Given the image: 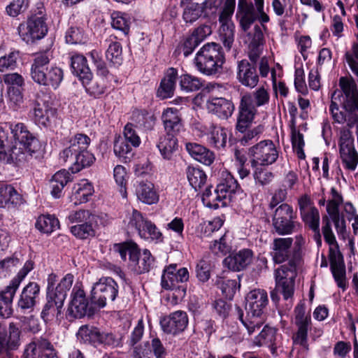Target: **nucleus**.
<instances>
[{
  "mask_svg": "<svg viewBox=\"0 0 358 358\" xmlns=\"http://www.w3.org/2000/svg\"><path fill=\"white\" fill-rule=\"evenodd\" d=\"M14 144L9 148L0 144V160L17 166L24 165L32 159L39 148V141L23 123H17L12 128Z\"/></svg>",
  "mask_w": 358,
  "mask_h": 358,
  "instance_id": "f257e3e1",
  "label": "nucleus"
},
{
  "mask_svg": "<svg viewBox=\"0 0 358 358\" xmlns=\"http://www.w3.org/2000/svg\"><path fill=\"white\" fill-rule=\"evenodd\" d=\"M74 276L67 273L59 281L58 276L51 273L47 278L46 301L42 308L41 317L45 322L58 318L66 299L68 292L72 287Z\"/></svg>",
  "mask_w": 358,
  "mask_h": 358,
  "instance_id": "f03ea898",
  "label": "nucleus"
},
{
  "mask_svg": "<svg viewBox=\"0 0 358 358\" xmlns=\"http://www.w3.org/2000/svg\"><path fill=\"white\" fill-rule=\"evenodd\" d=\"M90 138L85 134H76L70 138L68 145L59 153V159L68 164L73 173L90 166L95 161L94 155L88 151Z\"/></svg>",
  "mask_w": 358,
  "mask_h": 358,
  "instance_id": "7ed1b4c3",
  "label": "nucleus"
},
{
  "mask_svg": "<svg viewBox=\"0 0 358 358\" xmlns=\"http://www.w3.org/2000/svg\"><path fill=\"white\" fill-rule=\"evenodd\" d=\"M267 292L261 289L250 291L246 296V317H243V311L236 308L238 318L251 335L256 329H259L263 323L262 315L268 304Z\"/></svg>",
  "mask_w": 358,
  "mask_h": 358,
  "instance_id": "20e7f679",
  "label": "nucleus"
},
{
  "mask_svg": "<svg viewBox=\"0 0 358 358\" xmlns=\"http://www.w3.org/2000/svg\"><path fill=\"white\" fill-rule=\"evenodd\" d=\"M50 53L48 51L36 53L31 65V79L39 85L57 90L64 79V71L56 65L48 67Z\"/></svg>",
  "mask_w": 358,
  "mask_h": 358,
  "instance_id": "39448f33",
  "label": "nucleus"
},
{
  "mask_svg": "<svg viewBox=\"0 0 358 358\" xmlns=\"http://www.w3.org/2000/svg\"><path fill=\"white\" fill-rule=\"evenodd\" d=\"M48 17L44 4L38 2L31 10L25 23H21L17 27L20 38L27 44L34 43L43 38L48 34Z\"/></svg>",
  "mask_w": 358,
  "mask_h": 358,
  "instance_id": "423d86ee",
  "label": "nucleus"
},
{
  "mask_svg": "<svg viewBox=\"0 0 358 358\" xmlns=\"http://www.w3.org/2000/svg\"><path fill=\"white\" fill-rule=\"evenodd\" d=\"M299 264L300 257L296 253L287 264L281 265L275 270V290L271 292L272 301H278V292L281 293L285 300L292 297L294 292L295 278L297 275V268Z\"/></svg>",
  "mask_w": 358,
  "mask_h": 358,
  "instance_id": "0eeeda50",
  "label": "nucleus"
},
{
  "mask_svg": "<svg viewBox=\"0 0 358 358\" xmlns=\"http://www.w3.org/2000/svg\"><path fill=\"white\" fill-rule=\"evenodd\" d=\"M195 64L202 73L211 76L219 73L225 62L224 53L222 46L217 43H207L197 52Z\"/></svg>",
  "mask_w": 358,
  "mask_h": 358,
  "instance_id": "6e6552de",
  "label": "nucleus"
},
{
  "mask_svg": "<svg viewBox=\"0 0 358 358\" xmlns=\"http://www.w3.org/2000/svg\"><path fill=\"white\" fill-rule=\"evenodd\" d=\"M189 277L187 268H178L176 264H171L163 271L161 285L164 289L173 291L175 299L182 300L186 295V282Z\"/></svg>",
  "mask_w": 358,
  "mask_h": 358,
  "instance_id": "1a4fd4ad",
  "label": "nucleus"
},
{
  "mask_svg": "<svg viewBox=\"0 0 358 358\" xmlns=\"http://www.w3.org/2000/svg\"><path fill=\"white\" fill-rule=\"evenodd\" d=\"M115 248L122 260L126 261L127 256H129L130 265L135 267V271L138 273H147L153 266L154 258L151 252L145 249L140 257V250L134 242L127 241L119 243L115 245Z\"/></svg>",
  "mask_w": 358,
  "mask_h": 358,
  "instance_id": "9d476101",
  "label": "nucleus"
},
{
  "mask_svg": "<svg viewBox=\"0 0 358 358\" xmlns=\"http://www.w3.org/2000/svg\"><path fill=\"white\" fill-rule=\"evenodd\" d=\"M272 227L273 231L278 235L286 236L296 232L301 227V224L297 221V214L292 206L283 203L273 212Z\"/></svg>",
  "mask_w": 358,
  "mask_h": 358,
  "instance_id": "9b49d317",
  "label": "nucleus"
},
{
  "mask_svg": "<svg viewBox=\"0 0 358 358\" xmlns=\"http://www.w3.org/2000/svg\"><path fill=\"white\" fill-rule=\"evenodd\" d=\"M127 220L128 230H135L141 238L156 243L163 241V235L160 230L153 222L144 217L140 211L133 209L131 213L127 215Z\"/></svg>",
  "mask_w": 358,
  "mask_h": 358,
  "instance_id": "f8f14e48",
  "label": "nucleus"
},
{
  "mask_svg": "<svg viewBox=\"0 0 358 358\" xmlns=\"http://www.w3.org/2000/svg\"><path fill=\"white\" fill-rule=\"evenodd\" d=\"M294 313V322L297 329L292 336L293 343L301 348V353L307 354L309 351L308 333L311 327L310 314L309 311H306V305L303 302L296 305Z\"/></svg>",
  "mask_w": 358,
  "mask_h": 358,
  "instance_id": "ddd939ff",
  "label": "nucleus"
},
{
  "mask_svg": "<svg viewBox=\"0 0 358 358\" xmlns=\"http://www.w3.org/2000/svg\"><path fill=\"white\" fill-rule=\"evenodd\" d=\"M70 298L66 313V317L69 321L72 322L85 316L91 317L94 314L95 310L90 303L85 291L78 285L73 287Z\"/></svg>",
  "mask_w": 358,
  "mask_h": 358,
  "instance_id": "4468645a",
  "label": "nucleus"
},
{
  "mask_svg": "<svg viewBox=\"0 0 358 358\" xmlns=\"http://www.w3.org/2000/svg\"><path fill=\"white\" fill-rule=\"evenodd\" d=\"M252 167L268 166L278 158L279 151L271 140H264L249 149Z\"/></svg>",
  "mask_w": 358,
  "mask_h": 358,
  "instance_id": "2eb2a0df",
  "label": "nucleus"
},
{
  "mask_svg": "<svg viewBox=\"0 0 358 358\" xmlns=\"http://www.w3.org/2000/svg\"><path fill=\"white\" fill-rule=\"evenodd\" d=\"M118 294L117 283L110 277H104L95 282L91 290L92 303L99 308H104L108 301H113Z\"/></svg>",
  "mask_w": 358,
  "mask_h": 358,
  "instance_id": "dca6fc26",
  "label": "nucleus"
},
{
  "mask_svg": "<svg viewBox=\"0 0 358 358\" xmlns=\"http://www.w3.org/2000/svg\"><path fill=\"white\" fill-rule=\"evenodd\" d=\"M235 4L236 0H226L219 15L220 38L228 50L231 49L234 41L235 26L231 20V16L234 12Z\"/></svg>",
  "mask_w": 358,
  "mask_h": 358,
  "instance_id": "f3484780",
  "label": "nucleus"
},
{
  "mask_svg": "<svg viewBox=\"0 0 358 358\" xmlns=\"http://www.w3.org/2000/svg\"><path fill=\"white\" fill-rule=\"evenodd\" d=\"M257 113V110L253 104L252 94L250 93L243 94L241 98L238 106L236 129L241 133H245L252 124Z\"/></svg>",
  "mask_w": 358,
  "mask_h": 358,
  "instance_id": "a211bd4d",
  "label": "nucleus"
},
{
  "mask_svg": "<svg viewBox=\"0 0 358 358\" xmlns=\"http://www.w3.org/2000/svg\"><path fill=\"white\" fill-rule=\"evenodd\" d=\"M23 358H58L52 343L45 338H34L24 348Z\"/></svg>",
  "mask_w": 358,
  "mask_h": 358,
  "instance_id": "6ab92c4d",
  "label": "nucleus"
},
{
  "mask_svg": "<svg viewBox=\"0 0 358 358\" xmlns=\"http://www.w3.org/2000/svg\"><path fill=\"white\" fill-rule=\"evenodd\" d=\"M189 320L186 312L177 310L160 320V325L164 332L177 335L187 328Z\"/></svg>",
  "mask_w": 358,
  "mask_h": 358,
  "instance_id": "aec40b11",
  "label": "nucleus"
},
{
  "mask_svg": "<svg viewBox=\"0 0 358 358\" xmlns=\"http://www.w3.org/2000/svg\"><path fill=\"white\" fill-rule=\"evenodd\" d=\"M40 294V286L36 282H29L22 289L17 301V308L21 313H30L36 304Z\"/></svg>",
  "mask_w": 358,
  "mask_h": 358,
  "instance_id": "412c9836",
  "label": "nucleus"
},
{
  "mask_svg": "<svg viewBox=\"0 0 358 358\" xmlns=\"http://www.w3.org/2000/svg\"><path fill=\"white\" fill-rule=\"evenodd\" d=\"M237 79L242 85L246 87L252 89L256 87L259 80L257 64H250L247 59L238 62Z\"/></svg>",
  "mask_w": 358,
  "mask_h": 358,
  "instance_id": "4be33fe9",
  "label": "nucleus"
},
{
  "mask_svg": "<svg viewBox=\"0 0 358 358\" xmlns=\"http://www.w3.org/2000/svg\"><path fill=\"white\" fill-rule=\"evenodd\" d=\"M253 252L250 249H242L231 253L223 260V265L232 271H241L245 269L252 262Z\"/></svg>",
  "mask_w": 358,
  "mask_h": 358,
  "instance_id": "5701e85b",
  "label": "nucleus"
},
{
  "mask_svg": "<svg viewBox=\"0 0 358 358\" xmlns=\"http://www.w3.org/2000/svg\"><path fill=\"white\" fill-rule=\"evenodd\" d=\"M206 107L209 113L223 120L231 116L234 110L233 102L224 97H210L206 102Z\"/></svg>",
  "mask_w": 358,
  "mask_h": 358,
  "instance_id": "b1692460",
  "label": "nucleus"
},
{
  "mask_svg": "<svg viewBox=\"0 0 358 358\" xmlns=\"http://www.w3.org/2000/svg\"><path fill=\"white\" fill-rule=\"evenodd\" d=\"M166 134L178 135L183 129L180 111L176 108H167L162 115Z\"/></svg>",
  "mask_w": 358,
  "mask_h": 358,
  "instance_id": "393cba45",
  "label": "nucleus"
},
{
  "mask_svg": "<svg viewBox=\"0 0 358 358\" xmlns=\"http://www.w3.org/2000/svg\"><path fill=\"white\" fill-rule=\"evenodd\" d=\"M185 149L192 158L206 166H210L215 161V153L202 145L188 142Z\"/></svg>",
  "mask_w": 358,
  "mask_h": 358,
  "instance_id": "a878e982",
  "label": "nucleus"
},
{
  "mask_svg": "<svg viewBox=\"0 0 358 358\" xmlns=\"http://www.w3.org/2000/svg\"><path fill=\"white\" fill-rule=\"evenodd\" d=\"M135 194L138 200L148 205H152L159 201V196L156 190L155 185L150 181L138 182Z\"/></svg>",
  "mask_w": 358,
  "mask_h": 358,
  "instance_id": "bb28decb",
  "label": "nucleus"
},
{
  "mask_svg": "<svg viewBox=\"0 0 358 358\" xmlns=\"http://www.w3.org/2000/svg\"><path fill=\"white\" fill-rule=\"evenodd\" d=\"M70 62L72 73L78 76L80 80L87 82L90 78H92L93 74L85 56L78 53H73L70 57Z\"/></svg>",
  "mask_w": 358,
  "mask_h": 358,
  "instance_id": "cd10ccee",
  "label": "nucleus"
},
{
  "mask_svg": "<svg viewBox=\"0 0 358 358\" xmlns=\"http://www.w3.org/2000/svg\"><path fill=\"white\" fill-rule=\"evenodd\" d=\"M32 114L34 120L36 124L47 127L55 116L56 109L48 103L36 102L32 110Z\"/></svg>",
  "mask_w": 358,
  "mask_h": 358,
  "instance_id": "c85d7f7f",
  "label": "nucleus"
},
{
  "mask_svg": "<svg viewBox=\"0 0 358 358\" xmlns=\"http://www.w3.org/2000/svg\"><path fill=\"white\" fill-rule=\"evenodd\" d=\"M278 329L268 325L264 326L261 332L255 338L254 343L257 346H267L273 355H277Z\"/></svg>",
  "mask_w": 358,
  "mask_h": 358,
  "instance_id": "c756f323",
  "label": "nucleus"
},
{
  "mask_svg": "<svg viewBox=\"0 0 358 358\" xmlns=\"http://www.w3.org/2000/svg\"><path fill=\"white\" fill-rule=\"evenodd\" d=\"M292 243V238H276L273 240L271 255L275 263L281 264L288 259Z\"/></svg>",
  "mask_w": 358,
  "mask_h": 358,
  "instance_id": "7c9ffc66",
  "label": "nucleus"
},
{
  "mask_svg": "<svg viewBox=\"0 0 358 358\" xmlns=\"http://www.w3.org/2000/svg\"><path fill=\"white\" fill-rule=\"evenodd\" d=\"M177 78V70L173 68L168 69L157 90V96L162 99L171 97L173 95Z\"/></svg>",
  "mask_w": 358,
  "mask_h": 358,
  "instance_id": "2f4dec72",
  "label": "nucleus"
},
{
  "mask_svg": "<svg viewBox=\"0 0 358 358\" xmlns=\"http://www.w3.org/2000/svg\"><path fill=\"white\" fill-rule=\"evenodd\" d=\"M185 174L189 185L196 191H200L207 182V175L198 166L188 165L185 169Z\"/></svg>",
  "mask_w": 358,
  "mask_h": 358,
  "instance_id": "473e14b6",
  "label": "nucleus"
},
{
  "mask_svg": "<svg viewBox=\"0 0 358 358\" xmlns=\"http://www.w3.org/2000/svg\"><path fill=\"white\" fill-rule=\"evenodd\" d=\"M217 191L220 192L222 196H224L226 201L230 199L231 194L242 192L237 180L229 173H222V178L217 185Z\"/></svg>",
  "mask_w": 358,
  "mask_h": 358,
  "instance_id": "72a5a7b5",
  "label": "nucleus"
},
{
  "mask_svg": "<svg viewBox=\"0 0 358 358\" xmlns=\"http://www.w3.org/2000/svg\"><path fill=\"white\" fill-rule=\"evenodd\" d=\"M22 203V197L10 185L0 187V208L16 206Z\"/></svg>",
  "mask_w": 358,
  "mask_h": 358,
  "instance_id": "f704fd0d",
  "label": "nucleus"
},
{
  "mask_svg": "<svg viewBox=\"0 0 358 358\" xmlns=\"http://www.w3.org/2000/svg\"><path fill=\"white\" fill-rule=\"evenodd\" d=\"M71 180V175L65 169L60 170L53 175L50 180L51 194L55 199L62 196L65 185Z\"/></svg>",
  "mask_w": 358,
  "mask_h": 358,
  "instance_id": "c9c22d12",
  "label": "nucleus"
},
{
  "mask_svg": "<svg viewBox=\"0 0 358 358\" xmlns=\"http://www.w3.org/2000/svg\"><path fill=\"white\" fill-rule=\"evenodd\" d=\"M227 135L228 131L226 128L218 125H212L207 134V141L211 146L217 149H222L227 145Z\"/></svg>",
  "mask_w": 358,
  "mask_h": 358,
  "instance_id": "e433bc0d",
  "label": "nucleus"
},
{
  "mask_svg": "<svg viewBox=\"0 0 358 358\" xmlns=\"http://www.w3.org/2000/svg\"><path fill=\"white\" fill-rule=\"evenodd\" d=\"M213 187L208 186L202 194V201L205 206L210 208L217 209L227 206L224 196L217 191V187L212 190Z\"/></svg>",
  "mask_w": 358,
  "mask_h": 358,
  "instance_id": "4c0bfd02",
  "label": "nucleus"
},
{
  "mask_svg": "<svg viewBox=\"0 0 358 358\" xmlns=\"http://www.w3.org/2000/svg\"><path fill=\"white\" fill-rule=\"evenodd\" d=\"M93 193L92 185L87 180H83L73 187L71 199L76 205L80 204L88 201Z\"/></svg>",
  "mask_w": 358,
  "mask_h": 358,
  "instance_id": "58836bf2",
  "label": "nucleus"
},
{
  "mask_svg": "<svg viewBox=\"0 0 358 358\" xmlns=\"http://www.w3.org/2000/svg\"><path fill=\"white\" fill-rule=\"evenodd\" d=\"M177 135L166 134L160 137L157 148L165 159H171L174 152L178 149Z\"/></svg>",
  "mask_w": 358,
  "mask_h": 358,
  "instance_id": "ea45409f",
  "label": "nucleus"
},
{
  "mask_svg": "<svg viewBox=\"0 0 358 358\" xmlns=\"http://www.w3.org/2000/svg\"><path fill=\"white\" fill-rule=\"evenodd\" d=\"M76 336L80 343L96 346L100 341V330L95 327L83 325L79 328Z\"/></svg>",
  "mask_w": 358,
  "mask_h": 358,
  "instance_id": "a19ab883",
  "label": "nucleus"
},
{
  "mask_svg": "<svg viewBox=\"0 0 358 358\" xmlns=\"http://www.w3.org/2000/svg\"><path fill=\"white\" fill-rule=\"evenodd\" d=\"M35 227L43 233L50 234L57 229H59V222L55 215H42L38 217Z\"/></svg>",
  "mask_w": 358,
  "mask_h": 358,
  "instance_id": "79ce46f5",
  "label": "nucleus"
},
{
  "mask_svg": "<svg viewBox=\"0 0 358 358\" xmlns=\"http://www.w3.org/2000/svg\"><path fill=\"white\" fill-rule=\"evenodd\" d=\"M11 288L7 286L0 292V317H8L12 313L11 303L16 292H12Z\"/></svg>",
  "mask_w": 358,
  "mask_h": 358,
  "instance_id": "37998d69",
  "label": "nucleus"
},
{
  "mask_svg": "<svg viewBox=\"0 0 358 358\" xmlns=\"http://www.w3.org/2000/svg\"><path fill=\"white\" fill-rule=\"evenodd\" d=\"M133 121L140 127L152 129L155 124V117L147 110H135L132 113Z\"/></svg>",
  "mask_w": 358,
  "mask_h": 358,
  "instance_id": "c03bdc74",
  "label": "nucleus"
},
{
  "mask_svg": "<svg viewBox=\"0 0 358 358\" xmlns=\"http://www.w3.org/2000/svg\"><path fill=\"white\" fill-rule=\"evenodd\" d=\"M204 11L201 4L192 3L184 8L182 18L187 24H193L201 17Z\"/></svg>",
  "mask_w": 358,
  "mask_h": 358,
  "instance_id": "a18cd8bd",
  "label": "nucleus"
},
{
  "mask_svg": "<svg viewBox=\"0 0 358 358\" xmlns=\"http://www.w3.org/2000/svg\"><path fill=\"white\" fill-rule=\"evenodd\" d=\"M106 57L108 61L115 66H120L123 60L122 48L120 42L111 41L106 52Z\"/></svg>",
  "mask_w": 358,
  "mask_h": 358,
  "instance_id": "49530a36",
  "label": "nucleus"
},
{
  "mask_svg": "<svg viewBox=\"0 0 358 358\" xmlns=\"http://www.w3.org/2000/svg\"><path fill=\"white\" fill-rule=\"evenodd\" d=\"M180 86L182 90L191 92L199 90L203 87V84L199 78L184 74L180 78Z\"/></svg>",
  "mask_w": 358,
  "mask_h": 358,
  "instance_id": "de8ad7c7",
  "label": "nucleus"
},
{
  "mask_svg": "<svg viewBox=\"0 0 358 358\" xmlns=\"http://www.w3.org/2000/svg\"><path fill=\"white\" fill-rule=\"evenodd\" d=\"M129 143L123 139H118L115 141L113 150L114 153L124 163L130 161L133 157L132 149Z\"/></svg>",
  "mask_w": 358,
  "mask_h": 358,
  "instance_id": "09e8293b",
  "label": "nucleus"
},
{
  "mask_svg": "<svg viewBox=\"0 0 358 358\" xmlns=\"http://www.w3.org/2000/svg\"><path fill=\"white\" fill-rule=\"evenodd\" d=\"M34 262L29 259L27 260L23 267L19 271L17 274L11 280L10 284L8 285L11 288V292H16L20 283L23 281L27 274L34 269Z\"/></svg>",
  "mask_w": 358,
  "mask_h": 358,
  "instance_id": "8fccbe9b",
  "label": "nucleus"
},
{
  "mask_svg": "<svg viewBox=\"0 0 358 358\" xmlns=\"http://www.w3.org/2000/svg\"><path fill=\"white\" fill-rule=\"evenodd\" d=\"M70 231L74 236L80 239H87L95 234L92 222L73 225L70 227Z\"/></svg>",
  "mask_w": 358,
  "mask_h": 358,
  "instance_id": "3c124183",
  "label": "nucleus"
},
{
  "mask_svg": "<svg viewBox=\"0 0 358 358\" xmlns=\"http://www.w3.org/2000/svg\"><path fill=\"white\" fill-rule=\"evenodd\" d=\"M210 250L212 252L218 256H223L230 252L231 245L227 234L225 233L219 240H215L213 243L210 245Z\"/></svg>",
  "mask_w": 358,
  "mask_h": 358,
  "instance_id": "603ef678",
  "label": "nucleus"
},
{
  "mask_svg": "<svg viewBox=\"0 0 358 358\" xmlns=\"http://www.w3.org/2000/svg\"><path fill=\"white\" fill-rule=\"evenodd\" d=\"M83 86L85 87L86 92L94 98H99L106 91V86L103 84V80H92L90 78L87 82L81 80Z\"/></svg>",
  "mask_w": 358,
  "mask_h": 358,
  "instance_id": "864d4df0",
  "label": "nucleus"
},
{
  "mask_svg": "<svg viewBox=\"0 0 358 358\" xmlns=\"http://www.w3.org/2000/svg\"><path fill=\"white\" fill-rule=\"evenodd\" d=\"M152 358H167L169 352L162 341L157 337L147 341Z\"/></svg>",
  "mask_w": 358,
  "mask_h": 358,
  "instance_id": "5fc2aeb1",
  "label": "nucleus"
},
{
  "mask_svg": "<svg viewBox=\"0 0 358 358\" xmlns=\"http://www.w3.org/2000/svg\"><path fill=\"white\" fill-rule=\"evenodd\" d=\"M263 167L264 166L253 167V178L255 183L261 186L270 184L274 178V175L271 171Z\"/></svg>",
  "mask_w": 358,
  "mask_h": 358,
  "instance_id": "6e6d98bb",
  "label": "nucleus"
},
{
  "mask_svg": "<svg viewBox=\"0 0 358 358\" xmlns=\"http://www.w3.org/2000/svg\"><path fill=\"white\" fill-rule=\"evenodd\" d=\"M218 285L226 298L231 299L236 292L240 287L236 279L223 278L218 282Z\"/></svg>",
  "mask_w": 358,
  "mask_h": 358,
  "instance_id": "4d7b16f0",
  "label": "nucleus"
},
{
  "mask_svg": "<svg viewBox=\"0 0 358 358\" xmlns=\"http://www.w3.org/2000/svg\"><path fill=\"white\" fill-rule=\"evenodd\" d=\"M94 215L88 210H73L70 212L66 219L69 224H83L85 222H92Z\"/></svg>",
  "mask_w": 358,
  "mask_h": 358,
  "instance_id": "13d9d810",
  "label": "nucleus"
},
{
  "mask_svg": "<svg viewBox=\"0 0 358 358\" xmlns=\"http://www.w3.org/2000/svg\"><path fill=\"white\" fill-rule=\"evenodd\" d=\"M30 0H13L6 8L7 14L10 17H17L27 10Z\"/></svg>",
  "mask_w": 358,
  "mask_h": 358,
  "instance_id": "bf43d9fd",
  "label": "nucleus"
},
{
  "mask_svg": "<svg viewBox=\"0 0 358 358\" xmlns=\"http://www.w3.org/2000/svg\"><path fill=\"white\" fill-rule=\"evenodd\" d=\"M303 221L312 230H317L320 227V213L315 207H310L308 211L301 215Z\"/></svg>",
  "mask_w": 358,
  "mask_h": 358,
  "instance_id": "052dcab7",
  "label": "nucleus"
},
{
  "mask_svg": "<svg viewBox=\"0 0 358 358\" xmlns=\"http://www.w3.org/2000/svg\"><path fill=\"white\" fill-rule=\"evenodd\" d=\"M111 25L114 29L120 30L125 34H128L129 24L124 14L120 12L113 13L111 15Z\"/></svg>",
  "mask_w": 358,
  "mask_h": 358,
  "instance_id": "680f3d73",
  "label": "nucleus"
},
{
  "mask_svg": "<svg viewBox=\"0 0 358 358\" xmlns=\"http://www.w3.org/2000/svg\"><path fill=\"white\" fill-rule=\"evenodd\" d=\"M323 226L322 228L324 241L330 245L338 248V243L332 231L329 218L325 215L322 217Z\"/></svg>",
  "mask_w": 358,
  "mask_h": 358,
  "instance_id": "e2e57ef3",
  "label": "nucleus"
},
{
  "mask_svg": "<svg viewBox=\"0 0 358 358\" xmlns=\"http://www.w3.org/2000/svg\"><path fill=\"white\" fill-rule=\"evenodd\" d=\"M20 330L14 323L9 325V336L6 343L9 350H15L20 345Z\"/></svg>",
  "mask_w": 358,
  "mask_h": 358,
  "instance_id": "0e129e2a",
  "label": "nucleus"
},
{
  "mask_svg": "<svg viewBox=\"0 0 358 358\" xmlns=\"http://www.w3.org/2000/svg\"><path fill=\"white\" fill-rule=\"evenodd\" d=\"M250 94H252L255 108L268 104L269 102L270 95L264 87L258 88Z\"/></svg>",
  "mask_w": 358,
  "mask_h": 358,
  "instance_id": "69168bd1",
  "label": "nucleus"
},
{
  "mask_svg": "<svg viewBox=\"0 0 358 358\" xmlns=\"http://www.w3.org/2000/svg\"><path fill=\"white\" fill-rule=\"evenodd\" d=\"M196 277L199 281L207 282L210 276V264L204 259H201L196 266Z\"/></svg>",
  "mask_w": 358,
  "mask_h": 358,
  "instance_id": "338daca9",
  "label": "nucleus"
},
{
  "mask_svg": "<svg viewBox=\"0 0 358 358\" xmlns=\"http://www.w3.org/2000/svg\"><path fill=\"white\" fill-rule=\"evenodd\" d=\"M199 44V40L190 34L184 39L180 48L183 55L187 57L194 51Z\"/></svg>",
  "mask_w": 358,
  "mask_h": 358,
  "instance_id": "774afa93",
  "label": "nucleus"
}]
</instances>
